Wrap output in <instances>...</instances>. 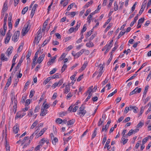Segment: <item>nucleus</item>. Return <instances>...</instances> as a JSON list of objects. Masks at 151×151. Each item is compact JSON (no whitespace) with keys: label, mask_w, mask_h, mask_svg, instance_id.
Returning <instances> with one entry per match:
<instances>
[{"label":"nucleus","mask_w":151,"mask_h":151,"mask_svg":"<svg viewBox=\"0 0 151 151\" xmlns=\"http://www.w3.org/2000/svg\"><path fill=\"white\" fill-rule=\"evenodd\" d=\"M47 110L41 108V112L40 115L42 116H44L46 115L47 113Z\"/></svg>","instance_id":"14"},{"label":"nucleus","mask_w":151,"mask_h":151,"mask_svg":"<svg viewBox=\"0 0 151 151\" xmlns=\"http://www.w3.org/2000/svg\"><path fill=\"white\" fill-rule=\"evenodd\" d=\"M19 31H17L14 33L12 38V40L14 42H17L18 40V38L19 36Z\"/></svg>","instance_id":"4"},{"label":"nucleus","mask_w":151,"mask_h":151,"mask_svg":"<svg viewBox=\"0 0 151 151\" xmlns=\"http://www.w3.org/2000/svg\"><path fill=\"white\" fill-rule=\"evenodd\" d=\"M11 37L6 35V37L5 39V44H7L10 40Z\"/></svg>","instance_id":"25"},{"label":"nucleus","mask_w":151,"mask_h":151,"mask_svg":"<svg viewBox=\"0 0 151 151\" xmlns=\"http://www.w3.org/2000/svg\"><path fill=\"white\" fill-rule=\"evenodd\" d=\"M93 3L92 1L88 2L84 6L85 8H87Z\"/></svg>","instance_id":"32"},{"label":"nucleus","mask_w":151,"mask_h":151,"mask_svg":"<svg viewBox=\"0 0 151 151\" xmlns=\"http://www.w3.org/2000/svg\"><path fill=\"white\" fill-rule=\"evenodd\" d=\"M35 135L34 133H33L30 136V137L29 138V142L27 144H25L24 145V146L23 148H24L26 147L27 145H29L31 141L32 140V139L33 138L34 136Z\"/></svg>","instance_id":"12"},{"label":"nucleus","mask_w":151,"mask_h":151,"mask_svg":"<svg viewBox=\"0 0 151 151\" xmlns=\"http://www.w3.org/2000/svg\"><path fill=\"white\" fill-rule=\"evenodd\" d=\"M5 146L6 147V151H10V147L9 145L7 144V142H6V143L5 144Z\"/></svg>","instance_id":"40"},{"label":"nucleus","mask_w":151,"mask_h":151,"mask_svg":"<svg viewBox=\"0 0 151 151\" xmlns=\"http://www.w3.org/2000/svg\"><path fill=\"white\" fill-rule=\"evenodd\" d=\"M150 138V136L149 135L148 137L144 138L142 141V144L143 145H144L148 141V139Z\"/></svg>","instance_id":"22"},{"label":"nucleus","mask_w":151,"mask_h":151,"mask_svg":"<svg viewBox=\"0 0 151 151\" xmlns=\"http://www.w3.org/2000/svg\"><path fill=\"white\" fill-rule=\"evenodd\" d=\"M51 77H50L47 78V79H46L44 81L43 84L44 85H46V84H47L51 80Z\"/></svg>","instance_id":"28"},{"label":"nucleus","mask_w":151,"mask_h":151,"mask_svg":"<svg viewBox=\"0 0 151 151\" xmlns=\"http://www.w3.org/2000/svg\"><path fill=\"white\" fill-rule=\"evenodd\" d=\"M58 139L56 137L54 138H53V140L52 141V143L54 145L56 144V143L58 142Z\"/></svg>","instance_id":"33"},{"label":"nucleus","mask_w":151,"mask_h":151,"mask_svg":"<svg viewBox=\"0 0 151 151\" xmlns=\"http://www.w3.org/2000/svg\"><path fill=\"white\" fill-rule=\"evenodd\" d=\"M0 59L2 61H7L8 60V58L6 57L5 55L3 53H2L1 54Z\"/></svg>","instance_id":"17"},{"label":"nucleus","mask_w":151,"mask_h":151,"mask_svg":"<svg viewBox=\"0 0 151 151\" xmlns=\"http://www.w3.org/2000/svg\"><path fill=\"white\" fill-rule=\"evenodd\" d=\"M57 55H55L54 56L53 58L49 60L52 63H54L55 62V60L56 58Z\"/></svg>","instance_id":"60"},{"label":"nucleus","mask_w":151,"mask_h":151,"mask_svg":"<svg viewBox=\"0 0 151 151\" xmlns=\"http://www.w3.org/2000/svg\"><path fill=\"white\" fill-rule=\"evenodd\" d=\"M114 6L115 7L114 10L115 11H116L118 9V5L117 4V3L116 2H115L114 3Z\"/></svg>","instance_id":"53"},{"label":"nucleus","mask_w":151,"mask_h":151,"mask_svg":"<svg viewBox=\"0 0 151 151\" xmlns=\"http://www.w3.org/2000/svg\"><path fill=\"white\" fill-rule=\"evenodd\" d=\"M20 20V19H18L16 20L14 25L15 27H17L18 25L19 24V22Z\"/></svg>","instance_id":"51"},{"label":"nucleus","mask_w":151,"mask_h":151,"mask_svg":"<svg viewBox=\"0 0 151 151\" xmlns=\"http://www.w3.org/2000/svg\"><path fill=\"white\" fill-rule=\"evenodd\" d=\"M67 65L66 64H64L62 66V69H61V71L62 72V73L65 70V69L67 68Z\"/></svg>","instance_id":"41"},{"label":"nucleus","mask_w":151,"mask_h":151,"mask_svg":"<svg viewBox=\"0 0 151 151\" xmlns=\"http://www.w3.org/2000/svg\"><path fill=\"white\" fill-rule=\"evenodd\" d=\"M72 137L71 136H70L68 137L67 138H63V140L64 141V142L65 141L67 142L69 139H71L72 138Z\"/></svg>","instance_id":"54"},{"label":"nucleus","mask_w":151,"mask_h":151,"mask_svg":"<svg viewBox=\"0 0 151 151\" xmlns=\"http://www.w3.org/2000/svg\"><path fill=\"white\" fill-rule=\"evenodd\" d=\"M149 86H147L145 87V89L143 93V97L145 96H146V94L147 91L148 89Z\"/></svg>","instance_id":"23"},{"label":"nucleus","mask_w":151,"mask_h":151,"mask_svg":"<svg viewBox=\"0 0 151 151\" xmlns=\"http://www.w3.org/2000/svg\"><path fill=\"white\" fill-rule=\"evenodd\" d=\"M137 20L136 19V18L135 19H134V21L131 23L130 25V26L131 27H132L134 25V23L136 22Z\"/></svg>","instance_id":"59"},{"label":"nucleus","mask_w":151,"mask_h":151,"mask_svg":"<svg viewBox=\"0 0 151 151\" xmlns=\"http://www.w3.org/2000/svg\"><path fill=\"white\" fill-rule=\"evenodd\" d=\"M81 25V23L79 22H78L76 24V25L74 28L75 29V31H76L78 30V28Z\"/></svg>","instance_id":"37"},{"label":"nucleus","mask_w":151,"mask_h":151,"mask_svg":"<svg viewBox=\"0 0 151 151\" xmlns=\"http://www.w3.org/2000/svg\"><path fill=\"white\" fill-rule=\"evenodd\" d=\"M31 54V51H29L28 52L27 54L26 55V57L27 58V60H30L29 57L30 56Z\"/></svg>","instance_id":"48"},{"label":"nucleus","mask_w":151,"mask_h":151,"mask_svg":"<svg viewBox=\"0 0 151 151\" xmlns=\"http://www.w3.org/2000/svg\"><path fill=\"white\" fill-rule=\"evenodd\" d=\"M4 135H5V140L6 141V142L7 141V128L6 125L5 126V132L4 133Z\"/></svg>","instance_id":"43"},{"label":"nucleus","mask_w":151,"mask_h":151,"mask_svg":"<svg viewBox=\"0 0 151 151\" xmlns=\"http://www.w3.org/2000/svg\"><path fill=\"white\" fill-rule=\"evenodd\" d=\"M75 122V120L74 119H72L71 120H70L68 122V123L67 124V125H70L73 124Z\"/></svg>","instance_id":"24"},{"label":"nucleus","mask_w":151,"mask_h":151,"mask_svg":"<svg viewBox=\"0 0 151 151\" xmlns=\"http://www.w3.org/2000/svg\"><path fill=\"white\" fill-rule=\"evenodd\" d=\"M19 129L18 124H16L13 128V132L15 134L18 133Z\"/></svg>","instance_id":"10"},{"label":"nucleus","mask_w":151,"mask_h":151,"mask_svg":"<svg viewBox=\"0 0 151 151\" xmlns=\"http://www.w3.org/2000/svg\"><path fill=\"white\" fill-rule=\"evenodd\" d=\"M29 139V137H25L24 138V139H23V140L21 141L22 144H23L28 139Z\"/></svg>","instance_id":"49"},{"label":"nucleus","mask_w":151,"mask_h":151,"mask_svg":"<svg viewBox=\"0 0 151 151\" xmlns=\"http://www.w3.org/2000/svg\"><path fill=\"white\" fill-rule=\"evenodd\" d=\"M45 56V54L44 53L41 55L38 59L37 62L39 63H41L43 60Z\"/></svg>","instance_id":"11"},{"label":"nucleus","mask_w":151,"mask_h":151,"mask_svg":"<svg viewBox=\"0 0 151 151\" xmlns=\"http://www.w3.org/2000/svg\"><path fill=\"white\" fill-rule=\"evenodd\" d=\"M48 24V22L47 20H46L43 24L42 30L43 31H45L47 25Z\"/></svg>","instance_id":"20"},{"label":"nucleus","mask_w":151,"mask_h":151,"mask_svg":"<svg viewBox=\"0 0 151 151\" xmlns=\"http://www.w3.org/2000/svg\"><path fill=\"white\" fill-rule=\"evenodd\" d=\"M125 33V32H122V31H121L117 37V39H119L121 36L124 35Z\"/></svg>","instance_id":"45"},{"label":"nucleus","mask_w":151,"mask_h":151,"mask_svg":"<svg viewBox=\"0 0 151 151\" xmlns=\"http://www.w3.org/2000/svg\"><path fill=\"white\" fill-rule=\"evenodd\" d=\"M65 56H66L65 54V53H63L62 54V55L59 58L58 60L59 61H61L65 57Z\"/></svg>","instance_id":"31"},{"label":"nucleus","mask_w":151,"mask_h":151,"mask_svg":"<svg viewBox=\"0 0 151 151\" xmlns=\"http://www.w3.org/2000/svg\"><path fill=\"white\" fill-rule=\"evenodd\" d=\"M110 142V139H108L107 142H106V144H105V146L104 147V148H107V149L108 150H109L110 148V146L109 145V144Z\"/></svg>","instance_id":"18"},{"label":"nucleus","mask_w":151,"mask_h":151,"mask_svg":"<svg viewBox=\"0 0 151 151\" xmlns=\"http://www.w3.org/2000/svg\"><path fill=\"white\" fill-rule=\"evenodd\" d=\"M132 109H134V111H133L135 113H137V110H138V108L137 107L135 106H130L129 107H126L125 108L124 112L127 113L129 110L131 111L132 110Z\"/></svg>","instance_id":"3"},{"label":"nucleus","mask_w":151,"mask_h":151,"mask_svg":"<svg viewBox=\"0 0 151 151\" xmlns=\"http://www.w3.org/2000/svg\"><path fill=\"white\" fill-rule=\"evenodd\" d=\"M63 80L62 79L60 80L58 83L56 82L52 86V87L54 88H55L56 86H60L63 83Z\"/></svg>","instance_id":"5"},{"label":"nucleus","mask_w":151,"mask_h":151,"mask_svg":"<svg viewBox=\"0 0 151 151\" xmlns=\"http://www.w3.org/2000/svg\"><path fill=\"white\" fill-rule=\"evenodd\" d=\"M11 104L13 105V107L14 108L13 111L14 113H15L16 112L17 108V101L15 99L14 96H12L11 97Z\"/></svg>","instance_id":"1"},{"label":"nucleus","mask_w":151,"mask_h":151,"mask_svg":"<svg viewBox=\"0 0 151 151\" xmlns=\"http://www.w3.org/2000/svg\"><path fill=\"white\" fill-rule=\"evenodd\" d=\"M87 63H84L83 64V65L82 66L80 70L82 71H83V70H84L85 69L86 67L87 66Z\"/></svg>","instance_id":"44"},{"label":"nucleus","mask_w":151,"mask_h":151,"mask_svg":"<svg viewBox=\"0 0 151 151\" xmlns=\"http://www.w3.org/2000/svg\"><path fill=\"white\" fill-rule=\"evenodd\" d=\"M97 134V132L95 131H93L91 139H93L96 136Z\"/></svg>","instance_id":"56"},{"label":"nucleus","mask_w":151,"mask_h":151,"mask_svg":"<svg viewBox=\"0 0 151 151\" xmlns=\"http://www.w3.org/2000/svg\"><path fill=\"white\" fill-rule=\"evenodd\" d=\"M51 78L52 79L59 78L58 74L57 73L54 74L53 76L51 77Z\"/></svg>","instance_id":"52"},{"label":"nucleus","mask_w":151,"mask_h":151,"mask_svg":"<svg viewBox=\"0 0 151 151\" xmlns=\"http://www.w3.org/2000/svg\"><path fill=\"white\" fill-rule=\"evenodd\" d=\"M70 83H69L68 85L65 86V88L64 91V93H65L67 94L70 91Z\"/></svg>","instance_id":"16"},{"label":"nucleus","mask_w":151,"mask_h":151,"mask_svg":"<svg viewBox=\"0 0 151 151\" xmlns=\"http://www.w3.org/2000/svg\"><path fill=\"white\" fill-rule=\"evenodd\" d=\"M128 140V139H125L124 138V137H122L121 139V141L123 145H125V144H126Z\"/></svg>","instance_id":"30"},{"label":"nucleus","mask_w":151,"mask_h":151,"mask_svg":"<svg viewBox=\"0 0 151 151\" xmlns=\"http://www.w3.org/2000/svg\"><path fill=\"white\" fill-rule=\"evenodd\" d=\"M24 60V58L23 56H22L21 59L19 60V63L17 65L15 68V71H17V69H18L19 67L20 66L21 63H22Z\"/></svg>","instance_id":"8"},{"label":"nucleus","mask_w":151,"mask_h":151,"mask_svg":"<svg viewBox=\"0 0 151 151\" xmlns=\"http://www.w3.org/2000/svg\"><path fill=\"white\" fill-rule=\"evenodd\" d=\"M74 4V3H73L69 5L67 8V10L69 11L73 6Z\"/></svg>","instance_id":"46"},{"label":"nucleus","mask_w":151,"mask_h":151,"mask_svg":"<svg viewBox=\"0 0 151 151\" xmlns=\"http://www.w3.org/2000/svg\"><path fill=\"white\" fill-rule=\"evenodd\" d=\"M55 122L56 123L61 124L62 123V119L60 118H57L56 119Z\"/></svg>","instance_id":"39"},{"label":"nucleus","mask_w":151,"mask_h":151,"mask_svg":"<svg viewBox=\"0 0 151 151\" xmlns=\"http://www.w3.org/2000/svg\"><path fill=\"white\" fill-rule=\"evenodd\" d=\"M7 1H5L4 4L2 11H3V12H5L7 9Z\"/></svg>","instance_id":"15"},{"label":"nucleus","mask_w":151,"mask_h":151,"mask_svg":"<svg viewBox=\"0 0 151 151\" xmlns=\"http://www.w3.org/2000/svg\"><path fill=\"white\" fill-rule=\"evenodd\" d=\"M44 104V103L43 104V105ZM50 107V106L49 105L46 104L45 105L43 106L42 105V108L45 109H47L48 108Z\"/></svg>","instance_id":"34"},{"label":"nucleus","mask_w":151,"mask_h":151,"mask_svg":"<svg viewBox=\"0 0 151 151\" xmlns=\"http://www.w3.org/2000/svg\"><path fill=\"white\" fill-rule=\"evenodd\" d=\"M130 117H128L126 118L123 121V123H126L129 121L130 120Z\"/></svg>","instance_id":"55"},{"label":"nucleus","mask_w":151,"mask_h":151,"mask_svg":"<svg viewBox=\"0 0 151 151\" xmlns=\"http://www.w3.org/2000/svg\"><path fill=\"white\" fill-rule=\"evenodd\" d=\"M145 6H146V3H144V2H143V3L141 6V9H140L139 11V15H140L142 14V12H143V11L144 10V8H145Z\"/></svg>","instance_id":"13"},{"label":"nucleus","mask_w":151,"mask_h":151,"mask_svg":"<svg viewBox=\"0 0 151 151\" xmlns=\"http://www.w3.org/2000/svg\"><path fill=\"white\" fill-rule=\"evenodd\" d=\"M45 140H46L45 138H43L39 142L41 146L42 147L43 144L45 142Z\"/></svg>","instance_id":"42"},{"label":"nucleus","mask_w":151,"mask_h":151,"mask_svg":"<svg viewBox=\"0 0 151 151\" xmlns=\"http://www.w3.org/2000/svg\"><path fill=\"white\" fill-rule=\"evenodd\" d=\"M144 123L140 122L138 123L137 126V128H140L144 125Z\"/></svg>","instance_id":"29"},{"label":"nucleus","mask_w":151,"mask_h":151,"mask_svg":"<svg viewBox=\"0 0 151 151\" xmlns=\"http://www.w3.org/2000/svg\"><path fill=\"white\" fill-rule=\"evenodd\" d=\"M86 45L87 47H93L94 45L92 42H90L89 43H86Z\"/></svg>","instance_id":"35"},{"label":"nucleus","mask_w":151,"mask_h":151,"mask_svg":"<svg viewBox=\"0 0 151 151\" xmlns=\"http://www.w3.org/2000/svg\"><path fill=\"white\" fill-rule=\"evenodd\" d=\"M13 49V48L12 47H9V48L7 49L5 52V54L7 56L9 57L10 55L11 54L12 52Z\"/></svg>","instance_id":"7"},{"label":"nucleus","mask_w":151,"mask_h":151,"mask_svg":"<svg viewBox=\"0 0 151 151\" xmlns=\"http://www.w3.org/2000/svg\"><path fill=\"white\" fill-rule=\"evenodd\" d=\"M21 113H22V112L21 111L18 112L17 113L15 117V119H17L18 118H22L21 117Z\"/></svg>","instance_id":"21"},{"label":"nucleus","mask_w":151,"mask_h":151,"mask_svg":"<svg viewBox=\"0 0 151 151\" xmlns=\"http://www.w3.org/2000/svg\"><path fill=\"white\" fill-rule=\"evenodd\" d=\"M75 31V28L73 27H71L69 29V31L70 33H71Z\"/></svg>","instance_id":"64"},{"label":"nucleus","mask_w":151,"mask_h":151,"mask_svg":"<svg viewBox=\"0 0 151 151\" xmlns=\"http://www.w3.org/2000/svg\"><path fill=\"white\" fill-rule=\"evenodd\" d=\"M144 20L145 18L144 17L143 18H141V19H140L138 21V25H139L140 23H143Z\"/></svg>","instance_id":"36"},{"label":"nucleus","mask_w":151,"mask_h":151,"mask_svg":"<svg viewBox=\"0 0 151 151\" xmlns=\"http://www.w3.org/2000/svg\"><path fill=\"white\" fill-rule=\"evenodd\" d=\"M28 6H26L24 7L22 10V13L24 14L26 13L28 10Z\"/></svg>","instance_id":"27"},{"label":"nucleus","mask_w":151,"mask_h":151,"mask_svg":"<svg viewBox=\"0 0 151 151\" xmlns=\"http://www.w3.org/2000/svg\"><path fill=\"white\" fill-rule=\"evenodd\" d=\"M29 26V24H27L26 26H24L22 30V33L23 36H24L29 31V29H28Z\"/></svg>","instance_id":"6"},{"label":"nucleus","mask_w":151,"mask_h":151,"mask_svg":"<svg viewBox=\"0 0 151 151\" xmlns=\"http://www.w3.org/2000/svg\"><path fill=\"white\" fill-rule=\"evenodd\" d=\"M117 92V89H116L112 93H110L108 96V97H111L113 96L114 94L115 93H116Z\"/></svg>","instance_id":"47"},{"label":"nucleus","mask_w":151,"mask_h":151,"mask_svg":"<svg viewBox=\"0 0 151 151\" xmlns=\"http://www.w3.org/2000/svg\"><path fill=\"white\" fill-rule=\"evenodd\" d=\"M44 133V132L42 131L41 130L36 136V137H37V138H38L39 137L41 136Z\"/></svg>","instance_id":"57"},{"label":"nucleus","mask_w":151,"mask_h":151,"mask_svg":"<svg viewBox=\"0 0 151 151\" xmlns=\"http://www.w3.org/2000/svg\"><path fill=\"white\" fill-rule=\"evenodd\" d=\"M93 88V86H91L90 87H89L87 91V93H91V92L93 91L92 89V88Z\"/></svg>","instance_id":"58"},{"label":"nucleus","mask_w":151,"mask_h":151,"mask_svg":"<svg viewBox=\"0 0 151 151\" xmlns=\"http://www.w3.org/2000/svg\"><path fill=\"white\" fill-rule=\"evenodd\" d=\"M124 117L123 116L120 117L119 118L117 121V122L119 123L121 122L124 119Z\"/></svg>","instance_id":"62"},{"label":"nucleus","mask_w":151,"mask_h":151,"mask_svg":"<svg viewBox=\"0 0 151 151\" xmlns=\"http://www.w3.org/2000/svg\"><path fill=\"white\" fill-rule=\"evenodd\" d=\"M39 53V51H37L35 53V56L33 60V62H35L36 60L37 57H38V55Z\"/></svg>","instance_id":"26"},{"label":"nucleus","mask_w":151,"mask_h":151,"mask_svg":"<svg viewBox=\"0 0 151 151\" xmlns=\"http://www.w3.org/2000/svg\"><path fill=\"white\" fill-rule=\"evenodd\" d=\"M85 108V106L83 105H82L79 108V111H78V114L80 115V117L83 116L86 113V111L84 109Z\"/></svg>","instance_id":"2"},{"label":"nucleus","mask_w":151,"mask_h":151,"mask_svg":"<svg viewBox=\"0 0 151 151\" xmlns=\"http://www.w3.org/2000/svg\"><path fill=\"white\" fill-rule=\"evenodd\" d=\"M12 78L11 76H10L9 79H8L7 82L6 86H7V87H8L11 84V82Z\"/></svg>","instance_id":"19"},{"label":"nucleus","mask_w":151,"mask_h":151,"mask_svg":"<svg viewBox=\"0 0 151 151\" xmlns=\"http://www.w3.org/2000/svg\"><path fill=\"white\" fill-rule=\"evenodd\" d=\"M151 78V73H150L148 75L147 79H146V80L147 81H149Z\"/></svg>","instance_id":"63"},{"label":"nucleus","mask_w":151,"mask_h":151,"mask_svg":"<svg viewBox=\"0 0 151 151\" xmlns=\"http://www.w3.org/2000/svg\"><path fill=\"white\" fill-rule=\"evenodd\" d=\"M145 109V107H144L143 106H142L140 110V111L139 112V116L141 115L142 113L144 111Z\"/></svg>","instance_id":"50"},{"label":"nucleus","mask_w":151,"mask_h":151,"mask_svg":"<svg viewBox=\"0 0 151 151\" xmlns=\"http://www.w3.org/2000/svg\"><path fill=\"white\" fill-rule=\"evenodd\" d=\"M37 6L38 5L37 4H35L34 5L32 9L31 13V16L32 17L33 16H34L35 13V11L36 8L37 7Z\"/></svg>","instance_id":"9"},{"label":"nucleus","mask_w":151,"mask_h":151,"mask_svg":"<svg viewBox=\"0 0 151 151\" xmlns=\"http://www.w3.org/2000/svg\"><path fill=\"white\" fill-rule=\"evenodd\" d=\"M93 30V29H92L91 30L89 31V32H88L86 34V38H87L88 37H89L92 33V32H93L92 30Z\"/></svg>","instance_id":"38"},{"label":"nucleus","mask_w":151,"mask_h":151,"mask_svg":"<svg viewBox=\"0 0 151 151\" xmlns=\"http://www.w3.org/2000/svg\"><path fill=\"white\" fill-rule=\"evenodd\" d=\"M112 26L111 25V24L110 23L109 24V25L106 28L105 30V32H107L109 29L111 28Z\"/></svg>","instance_id":"61"}]
</instances>
